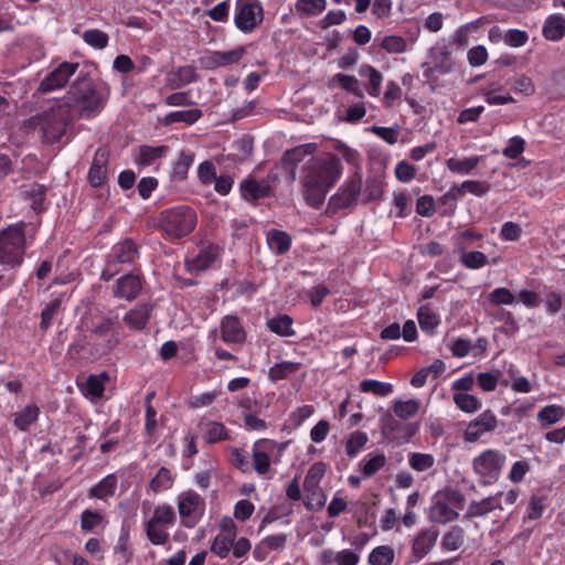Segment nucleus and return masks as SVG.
<instances>
[{
	"label": "nucleus",
	"instance_id": "nucleus-12",
	"mask_svg": "<svg viewBox=\"0 0 565 565\" xmlns=\"http://www.w3.org/2000/svg\"><path fill=\"white\" fill-rule=\"evenodd\" d=\"M143 279L140 275L128 273L120 276L111 288V295L116 299L132 302L141 294Z\"/></svg>",
	"mask_w": 565,
	"mask_h": 565
},
{
	"label": "nucleus",
	"instance_id": "nucleus-23",
	"mask_svg": "<svg viewBox=\"0 0 565 565\" xmlns=\"http://www.w3.org/2000/svg\"><path fill=\"white\" fill-rule=\"evenodd\" d=\"M218 257V247L210 244L202 249L199 254L190 260L185 262L186 269L189 271H203L211 267V265Z\"/></svg>",
	"mask_w": 565,
	"mask_h": 565
},
{
	"label": "nucleus",
	"instance_id": "nucleus-1",
	"mask_svg": "<svg viewBox=\"0 0 565 565\" xmlns=\"http://www.w3.org/2000/svg\"><path fill=\"white\" fill-rule=\"evenodd\" d=\"M339 158L329 153L309 159L302 167L300 184L305 202L312 209H320L330 189L342 175Z\"/></svg>",
	"mask_w": 565,
	"mask_h": 565
},
{
	"label": "nucleus",
	"instance_id": "nucleus-4",
	"mask_svg": "<svg viewBox=\"0 0 565 565\" xmlns=\"http://www.w3.org/2000/svg\"><path fill=\"white\" fill-rule=\"evenodd\" d=\"M31 120L40 128L43 142L52 145L62 140L72 116L68 107L60 103Z\"/></svg>",
	"mask_w": 565,
	"mask_h": 565
},
{
	"label": "nucleus",
	"instance_id": "nucleus-24",
	"mask_svg": "<svg viewBox=\"0 0 565 565\" xmlns=\"http://www.w3.org/2000/svg\"><path fill=\"white\" fill-rule=\"evenodd\" d=\"M224 529L226 533L217 534L211 544V551L220 558H226L228 556L236 536L235 525L232 521H230V525Z\"/></svg>",
	"mask_w": 565,
	"mask_h": 565
},
{
	"label": "nucleus",
	"instance_id": "nucleus-52",
	"mask_svg": "<svg viewBox=\"0 0 565 565\" xmlns=\"http://www.w3.org/2000/svg\"><path fill=\"white\" fill-rule=\"evenodd\" d=\"M25 194L31 200V206L35 212L44 210V200L46 194V186L43 184L34 183L25 191Z\"/></svg>",
	"mask_w": 565,
	"mask_h": 565
},
{
	"label": "nucleus",
	"instance_id": "nucleus-15",
	"mask_svg": "<svg viewBox=\"0 0 565 565\" xmlns=\"http://www.w3.org/2000/svg\"><path fill=\"white\" fill-rule=\"evenodd\" d=\"M247 52V45L237 46L227 52L212 51L201 58L202 65L207 70L225 67L238 63Z\"/></svg>",
	"mask_w": 565,
	"mask_h": 565
},
{
	"label": "nucleus",
	"instance_id": "nucleus-43",
	"mask_svg": "<svg viewBox=\"0 0 565 565\" xmlns=\"http://www.w3.org/2000/svg\"><path fill=\"white\" fill-rule=\"evenodd\" d=\"M369 443V436L365 431H353L345 443V454L350 458H355Z\"/></svg>",
	"mask_w": 565,
	"mask_h": 565
},
{
	"label": "nucleus",
	"instance_id": "nucleus-41",
	"mask_svg": "<svg viewBox=\"0 0 565 565\" xmlns=\"http://www.w3.org/2000/svg\"><path fill=\"white\" fill-rule=\"evenodd\" d=\"M202 117V111L199 108H192L188 110H175L169 113L166 118V125H171L175 122H184L186 125H192L198 121Z\"/></svg>",
	"mask_w": 565,
	"mask_h": 565
},
{
	"label": "nucleus",
	"instance_id": "nucleus-44",
	"mask_svg": "<svg viewBox=\"0 0 565 565\" xmlns=\"http://www.w3.org/2000/svg\"><path fill=\"white\" fill-rule=\"evenodd\" d=\"M478 157H469L462 159L449 158L446 162L448 170L457 174H468L478 166Z\"/></svg>",
	"mask_w": 565,
	"mask_h": 565
},
{
	"label": "nucleus",
	"instance_id": "nucleus-19",
	"mask_svg": "<svg viewBox=\"0 0 565 565\" xmlns=\"http://www.w3.org/2000/svg\"><path fill=\"white\" fill-rule=\"evenodd\" d=\"M118 329L119 322L117 317H105L93 327L92 333L102 338L105 341L106 348L110 350L118 343Z\"/></svg>",
	"mask_w": 565,
	"mask_h": 565
},
{
	"label": "nucleus",
	"instance_id": "nucleus-55",
	"mask_svg": "<svg viewBox=\"0 0 565 565\" xmlns=\"http://www.w3.org/2000/svg\"><path fill=\"white\" fill-rule=\"evenodd\" d=\"M382 182L376 179L367 180L364 190L361 192L363 203L379 201L382 198Z\"/></svg>",
	"mask_w": 565,
	"mask_h": 565
},
{
	"label": "nucleus",
	"instance_id": "nucleus-28",
	"mask_svg": "<svg viewBox=\"0 0 565 565\" xmlns=\"http://www.w3.org/2000/svg\"><path fill=\"white\" fill-rule=\"evenodd\" d=\"M488 22L487 17H481L475 21L468 22L457 29L454 35V43L458 47H466L469 44L470 35L478 32L483 24Z\"/></svg>",
	"mask_w": 565,
	"mask_h": 565
},
{
	"label": "nucleus",
	"instance_id": "nucleus-57",
	"mask_svg": "<svg viewBox=\"0 0 565 565\" xmlns=\"http://www.w3.org/2000/svg\"><path fill=\"white\" fill-rule=\"evenodd\" d=\"M370 131L375 136L387 142L388 145H395L398 140L399 128L398 126L394 127H382V126H372Z\"/></svg>",
	"mask_w": 565,
	"mask_h": 565
},
{
	"label": "nucleus",
	"instance_id": "nucleus-34",
	"mask_svg": "<svg viewBox=\"0 0 565 565\" xmlns=\"http://www.w3.org/2000/svg\"><path fill=\"white\" fill-rule=\"evenodd\" d=\"M301 367V363L292 361H282L274 364L268 370V379L270 382L286 380L296 374Z\"/></svg>",
	"mask_w": 565,
	"mask_h": 565
},
{
	"label": "nucleus",
	"instance_id": "nucleus-35",
	"mask_svg": "<svg viewBox=\"0 0 565 565\" xmlns=\"http://www.w3.org/2000/svg\"><path fill=\"white\" fill-rule=\"evenodd\" d=\"M316 150H317V145L313 142L299 145L295 148H291V149L285 151V153L282 156V162L286 166L296 167L306 157L316 152Z\"/></svg>",
	"mask_w": 565,
	"mask_h": 565
},
{
	"label": "nucleus",
	"instance_id": "nucleus-59",
	"mask_svg": "<svg viewBox=\"0 0 565 565\" xmlns=\"http://www.w3.org/2000/svg\"><path fill=\"white\" fill-rule=\"evenodd\" d=\"M503 322L502 326L497 327V330L504 332L505 334H512L518 330V324L513 316L504 309L497 308V322Z\"/></svg>",
	"mask_w": 565,
	"mask_h": 565
},
{
	"label": "nucleus",
	"instance_id": "nucleus-61",
	"mask_svg": "<svg viewBox=\"0 0 565 565\" xmlns=\"http://www.w3.org/2000/svg\"><path fill=\"white\" fill-rule=\"evenodd\" d=\"M486 255L478 250L465 252L461 254V263L470 269L481 268L486 264Z\"/></svg>",
	"mask_w": 565,
	"mask_h": 565
},
{
	"label": "nucleus",
	"instance_id": "nucleus-20",
	"mask_svg": "<svg viewBox=\"0 0 565 565\" xmlns=\"http://www.w3.org/2000/svg\"><path fill=\"white\" fill-rule=\"evenodd\" d=\"M153 311V305L149 302H141L130 309L124 316V322L134 331H141L148 324L151 313Z\"/></svg>",
	"mask_w": 565,
	"mask_h": 565
},
{
	"label": "nucleus",
	"instance_id": "nucleus-39",
	"mask_svg": "<svg viewBox=\"0 0 565 565\" xmlns=\"http://www.w3.org/2000/svg\"><path fill=\"white\" fill-rule=\"evenodd\" d=\"M194 161V154L191 151L182 150L173 164L171 177L174 181H182L186 178L190 167Z\"/></svg>",
	"mask_w": 565,
	"mask_h": 565
},
{
	"label": "nucleus",
	"instance_id": "nucleus-33",
	"mask_svg": "<svg viewBox=\"0 0 565 565\" xmlns=\"http://www.w3.org/2000/svg\"><path fill=\"white\" fill-rule=\"evenodd\" d=\"M473 467L481 475L484 483H491L494 471V451L491 449L483 451L475 459Z\"/></svg>",
	"mask_w": 565,
	"mask_h": 565
},
{
	"label": "nucleus",
	"instance_id": "nucleus-18",
	"mask_svg": "<svg viewBox=\"0 0 565 565\" xmlns=\"http://www.w3.org/2000/svg\"><path fill=\"white\" fill-rule=\"evenodd\" d=\"M277 447V443L270 439H259L253 445V466L258 475H266L270 467V454Z\"/></svg>",
	"mask_w": 565,
	"mask_h": 565
},
{
	"label": "nucleus",
	"instance_id": "nucleus-40",
	"mask_svg": "<svg viewBox=\"0 0 565 565\" xmlns=\"http://www.w3.org/2000/svg\"><path fill=\"white\" fill-rule=\"evenodd\" d=\"M395 559V551L390 545L374 547L367 557L370 565H392Z\"/></svg>",
	"mask_w": 565,
	"mask_h": 565
},
{
	"label": "nucleus",
	"instance_id": "nucleus-8",
	"mask_svg": "<svg viewBox=\"0 0 565 565\" xmlns=\"http://www.w3.org/2000/svg\"><path fill=\"white\" fill-rule=\"evenodd\" d=\"M362 174L355 172L349 177L343 184L332 194L328 202L327 213L337 214L341 210H345L356 205L362 192Z\"/></svg>",
	"mask_w": 565,
	"mask_h": 565
},
{
	"label": "nucleus",
	"instance_id": "nucleus-56",
	"mask_svg": "<svg viewBox=\"0 0 565 565\" xmlns=\"http://www.w3.org/2000/svg\"><path fill=\"white\" fill-rule=\"evenodd\" d=\"M103 522V515L89 509H86L81 514V527L84 532H92L95 527L99 526Z\"/></svg>",
	"mask_w": 565,
	"mask_h": 565
},
{
	"label": "nucleus",
	"instance_id": "nucleus-13",
	"mask_svg": "<svg viewBox=\"0 0 565 565\" xmlns=\"http://www.w3.org/2000/svg\"><path fill=\"white\" fill-rule=\"evenodd\" d=\"M439 532L434 527L420 530L411 541V557L404 565L419 562L436 545Z\"/></svg>",
	"mask_w": 565,
	"mask_h": 565
},
{
	"label": "nucleus",
	"instance_id": "nucleus-51",
	"mask_svg": "<svg viewBox=\"0 0 565 565\" xmlns=\"http://www.w3.org/2000/svg\"><path fill=\"white\" fill-rule=\"evenodd\" d=\"M408 465L418 472L429 470L435 465V458L430 454L411 452L408 456Z\"/></svg>",
	"mask_w": 565,
	"mask_h": 565
},
{
	"label": "nucleus",
	"instance_id": "nucleus-36",
	"mask_svg": "<svg viewBox=\"0 0 565 565\" xmlns=\"http://www.w3.org/2000/svg\"><path fill=\"white\" fill-rule=\"evenodd\" d=\"M167 152V146H140L136 162L139 166L148 167L154 163L157 159L164 157Z\"/></svg>",
	"mask_w": 565,
	"mask_h": 565
},
{
	"label": "nucleus",
	"instance_id": "nucleus-22",
	"mask_svg": "<svg viewBox=\"0 0 565 565\" xmlns=\"http://www.w3.org/2000/svg\"><path fill=\"white\" fill-rule=\"evenodd\" d=\"M494 428V415L490 409L483 412L478 418L471 422L466 430L468 441L479 440L483 434Z\"/></svg>",
	"mask_w": 565,
	"mask_h": 565
},
{
	"label": "nucleus",
	"instance_id": "nucleus-37",
	"mask_svg": "<svg viewBox=\"0 0 565 565\" xmlns=\"http://www.w3.org/2000/svg\"><path fill=\"white\" fill-rule=\"evenodd\" d=\"M117 489V478L115 475L110 473L103 478L97 484H95L90 491L89 497L96 498L99 500H106L109 497H113Z\"/></svg>",
	"mask_w": 565,
	"mask_h": 565
},
{
	"label": "nucleus",
	"instance_id": "nucleus-26",
	"mask_svg": "<svg viewBox=\"0 0 565 565\" xmlns=\"http://www.w3.org/2000/svg\"><path fill=\"white\" fill-rule=\"evenodd\" d=\"M542 33L548 41H559L565 35V18L562 14H551L546 18Z\"/></svg>",
	"mask_w": 565,
	"mask_h": 565
},
{
	"label": "nucleus",
	"instance_id": "nucleus-63",
	"mask_svg": "<svg viewBox=\"0 0 565 565\" xmlns=\"http://www.w3.org/2000/svg\"><path fill=\"white\" fill-rule=\"evenodd\" d=\"M525 141L523 138L515 136L509 139L508 146L502 153L509 159H518L524 151Z\"/></svg>",
	"mask_w": 565,
	"mask_h": 565
},
{
	"label": "nucleus",
	"instance_id": "nucleus-42",
	"mask_svg": "<svg viewBox=\"0 0 565 565\" xmlns=\"http://www.w3.org/2000/svg\"><path fill=\"white\" fill-rule=\"evenodd\" d=\"M360 391L362 393H370L375 396L385 397L393 392V385L387 382L366 379L360 383Z\"/></svg>",
	"mask_w": 565,
	"mask_h": 565
},
{
	"label": "nucleus",
	"instance_id": "nucleus-21",
	"mask_svg": "<svg viewBox=\"0 0 565 565\" xmlns=\"http://www.w3.org/2000/svg\"><path fill=\"white\" fill-rule=\"evenodd\" d=\"M270 185L266 180L258 181L255 178H247L239 183L241 196L245 201H257L270 194Z\"/></svg>",
	"mask_w": 565,
	"mask_h": 565
},
{
	"label": "nucleus",
	"instance_id": "nucleus-46",
	"mask_svg": "<svg viewBox=\"0 0 565 565\" xmlns=\"http://www.w3.org/2000/svg\"><path fill=\"white\" fill-rule=\"evenodd\" d=\"M83 41L93 49L103 50L108 46L109 36L98 29H88L82 34Z\"/></svg>",
	"mask_w": 565,
	"mask_h": 565
},
{
	"label": "nucleus",
	"instance_id": "nucleus-6",
	"mask_svg": "<svg viewBox=\"0 0 565 565\" xmlns=\"http://www.w3.org/2000/svg\"><path fill=\"white\" fill-rule=\"evenodd\" d=\"M174 509L167 503L154 507L151 516L145 521V533L153 545H164L169 541V529L175 523Z\"/></svg>",
	"mask_w": 565,
	"mask_h": 565
},
{
	"label": "nucleus",
	"instance_id": "nucleus-14",
	"mask_svg": "<svg viewBox=\"0 0 565 565\" xmlns=\"http://www.w3.org/2000/svg\"><path fill=\"white\" fill-rule=\"evenodd\" d=\"M220 335L227 345H243L247 333L242 321L234 315H226L220 321Z\"/></svg>",
	"mask_w": 565,
	"mask_h": 565
},
{
	"label": "nucleus",
	"instance_id": "nucleus-38",
	"mask_svg": "<svg viewBox=\"0 0 565 565\" xmlns=\"http://www.w3.org/2000/svg\"><path fill=\"white\" fill-rule=\"evenodd\" d=\"M294 320L288 315H278L267 321V328L280 335V337H292L295 331L292 329Z\"/></svg>",
	"mask_w": 565,
	"mask_h": 565
},
{
	"label": "nucleus",
	"instance_id": "nucleus-31",
	"mask_svg": "<svg viewBox=\"0 0 565 565\" xmlns=\"http://www.w3.org/2000/svg\"><path fill=\"white\" fill-rule=\"evenodd\" d=\"M200 427L203 429V437L209 444L230 439L228 430L220 422H201Z\"/></svg>",
	"mask_w": 565,
	"mask_h": 565
},
{
	"label": "nucleus",
	"instance_id": "nucleus-45",
	"mask_svg": "<svg viewBox=\"0 0 565 565\" xmlns=\"http://www.w3.org/2000/svg\"><path fill=\"white\" fill-rule=\"evenodd\" d=\"M417 318L420 329L427 333H431L439 324L438 316L429 308L428 305L419 307Z\"/></svg>",
	"mask_w": 565,
	"mask_h": 565
},
{
	"label": "nucleus",
	"instance_id": "nucleus-27",
	"mask_svg": "<svg viewBox=\"0 0 565 565\" xmlns=\"http://www.w3.org/2000/svg\"><path fill=\"white\" fill-rule=\"evenodd\" d=\"M40 413V407L35 404L26 405L21 411L14 413L13 424L20 431H28L39 419Z\"/></svg>",
	"mask_w": 565,
	"mask_h": 565
},
{
	"label": "nucleus",
	"instance_id": "nucleus-49",
	"mask_svg": "<svg viewBox=\"0 0 565 565\" xmlns=\"http://www.w3.org/2000/svg\"><path fill=\"white\" fill-rule=\"evenodd\" d=\"M463 543V531L459 526H452L441 539L440 546L444 551H457Z\"/></svg>",
	"mask_w": 565,
	"mask_h": 565
},
{
	"label": "nucleus",
	"instance_id": "nucleus-2",
	"mask_svg": "<svg viewBox=\"0 0 565 565\" xmlns=\"http://www.w3.org/2000/svg\"><path fill=\"white\" fill-rule=\"evenodd\" d=\"M106 99L93 82L85 76H77L67 93V102L64 103L68 109H76L81 116L99 113L105 106Z\"/></svg>",
	"mask_w": 565,
	"mask_h": 565
},
{
	"label": "nucleus",
	"instance_id": "nucleus-29",
	"mask_svg": "<svg viewBox=\"0 0 565 565\" xmlns=\"http://www.w3.org/2000/svg\"><path fill=\"white\" fill-rule=\"evenodd\" d=\"M267 244L276 255L286 254L291 246V237L284 231L270 230L266 235Z\"/></svg>",
	"mask_w": 565,
	"mask_h": 565
},
{
	"label": "nucleus",
	"instance_id": "nucleus-17",
	"mask_svg": "<svg viewBox=\"0 0 565 565\" xmlns=\"http://www.w3.org/2000/svg\"><path fill=\"white\" fill-rule=\"evenodd\" d=\"M109 151L106 148H98L93 158L92 166L88 171V182L92 186H102L108 177Z\"/></svg>",
	"mask_w": 565,
	"mask_h": 565
},
{
	"label": "nucleus",
	"instance_id": "nucleus-50",
	"mask_svg": "<svg viewBox=\"0 0 565 565\" xmlns=\"http://www.w3.org/2000/svg\"><path fill=\"white\" fill-rule=\"evenodd\" d=\"M173 478L171 471L167 467H161L150 481V488L158 493L172 487Z\"/></svg>",
	"mask_w": 565,
	"mask_h": 565
},
{
	"label": "nucleus",
	"instance_id": "nucleus-5",
	"mask_svg": "<svg viewBox=\"0 0 565 565\" xmlns=\"http://www.w3.org/2000/svg\"><path fill=\"white\" fill-rule=\"evenodd\" d=\"M25 225L17 223L0 232V264L10 268L19 267L26 248Z\"/></svg>",
	"mask_w": 565,
	"mask_h": 565
},
{
	"label": "nucleus",
	"instance_id": "nucleus-32",
	"mask_svg": "<svg viewBox=\"0 0 565 565\" xmlns=\"http://www.w3.org/2000/svg\"><path fill=\"white\" fill-rule=\"evenodd\" d=\"M326 473V465L321 461L315 462L305 477L303 489L307 493L316 495L320 492L319 483Z\"/></svg>",
	"mask_w": 565,
	"mask_h": 565
},
{
	"label": "nucleus",
	"instance_id": "nucleus-60",
	"mask_svg": "<svg viewBox=\"0 0 565 565\" xmlns=\"http://www.w3.org/2000/svg\"><path fill=\"white\" fill-rule=\"evenodd\" d=\"M365 74L369 76L370 84L367 93L373 97H377L381 94V86L383 82L382 74L373 66H367Z\"/></svg>",
	"mask_w": 565,
	"mask_h": 565
},
{
	"label": "nucleus",
	"instance_id": "nucleus-16",
	"mask_svg": "<svg viewBox=\"0 0 565 565\" xmlns=\"http://www.w3.org/2000/svg\"><path fill=\"white\" fill-rule=\"evenodd\" d=\"M452 500L456 503L455 507L446 501H435L429 511V519L433 522L440 524H446L456 520L459 515V510L462 509L463 498L458 493H454Z\"/></svg>",
	"mask_w": 565,
	"mask_h": 565
},
{
	"label": "nucleus",
	"instance_id": "nucleus-58",
	"mask_svg": "<svg viewBox=\"0 0 565 565\" xmlns=\"http://www.w3.org/2000/svg\"><path fill=\"white\" fill-rule=\"evenodd\" d=\"M454 401L457 407L466 413H473L479 408V402L477 397L467 393L455 394Z\"/></svg>",
	"mask_w": 565,
	"mask_h": 565
},
{
	"label": "nucleus",
	"instance_id": "nucleus-53",
	"mask_svg": "<svg viewBox=\"0 0 565 565\" xmlns=\"http://www.w3.org/2000/svg\"><path fill=\"white\" fill-rule=\"evenodd\" d=\"M381 47L390 54H399L407 51V41L399 35L384 36Z\"/></svg>",
	"mask_w": 565,
	"mask_h": 565
},
{
	"label": "nucleus",
	"instance_id": "nucleus-11",
	"mask_svg": "<svg viewBox=\"0 0 565 565\" xmlns=\"http://www.w3.org/2000/svg\"><path fill=\"white\" fill-rule=\"evenodd\" d=\"M78 67V63L62 62L41 81L39 92L50 93L63 88Z\"/></svg>",
	"mask_w": 565,
	"mask_h": 565
},
{
	"label": "nucleus",
	"instance_id": "nucleus-9",
	"mask_svg": "<svg viewBox=\"0 0 565 565\" xmlns=\"http://www.w3.org/2000/svg\"><path fill=\"white\" fill-rule=\"evenodd\" d=\"M178 513L181 525L186 529L195 527L205 513V500L194 490H186L178 494Z\"/></svg>",
	"mask_w": 565,
	"mask_h": 565
},
{
	"label": "nucleus",
	"instance_id": "nucleus-48",
	"mask_svg": "<svg viewBox=\"0 0 565 565\" xmlns=\"http://www.w3.org/2000/svg\"><path fill=\"white\" fill-rule=\"evenodd\" d=\"M565 416V408L561 405L552 404L543 407L539 414L537 419L543 425H553L559 422Z\"/></svg>",
	"mask_w": 565,
	"mask_h": 565
},
{
	"label": "nucleus",
	"instance_id": "nucleus-7",
	"mask_svg": "<svg viewBox=\"0 0 565 565\" xmlns=\"http://www.w3.org/2000/svg\"><path fill=\"white\" fill-rule=\"evenodd\" d=\"M139 258V249L131 238L116 243L106 256L105 266L100 273L103 281L111 280L122 270V265H134Z\"/></svg>",
	"mask_w": 565,
	"mask_h": 565
},
{
	"label": "nucleus",
	"instance_id": "nucleus-64",
	"mask_svg": "<svg viewBox=\"0 0 565 565\" xmlns=\"http://www.w3.org/2000/svg\"><path fill=\"white\" fill-rule=\"evenodd\" d=\"M228 13L230 0H224L205 12V14L215 22H226L228 19Z\"/></svg>",
	"mask_w": 565,
	"mask_h": 565
},
{
	"label": "nucleus",
	"instance_id": "nucleus-54",
	"mask_svg": "<svg viewBox=\"0 0 565 565\" xmlns=\"http://www.w3.org/2000/svg\"><path fill=\"white\" fill-rule=\"evenodd\" d=\"M326 0H298L296 9L298 12L310 17L317 15L326 9Z\"/></svg>",
	"mask_w": 565,
	"mask_h": 565
},
{
	"label": "nucleus",
	"instance_id": "nucleus-25",
	"mask_svg": "<svg viewBox=\"0 0 565 565\" xmlns=\"http://www.w3.org/2000/svg\"><path fill=\"white\" fill-rule=\"evenodd\" d=\"M387 463V458L383 452H370L359 462L358 469L363 478H371L382 470Z\"/></svg>",
	"mask_w": 565,
	"mask_h": 565
},
{
	"label": "nucleus",
	"instance_id": "nucleus-3",
	"mask_svg": "<svg viewBox=\"0 0 565 565\" xmlns=\"http://www.w3.org/2000/svg\"><path fill=\"white\" fill-rule=\"evenodd\" d=\"M196 223V212L188 205L169 207L158 215V226L170 239L188 236L194 231Z\"/></svg>",
	"mask_w": 565,
	"mask_h": 565
},
{
	"label": "nucleus",
	"instance_id": "nucleus-62",
	"mask_svg": "<svg viewBox=\"0 0 565 565\" xmlns=\"http://www.w3.org/2000/svg\"><path fill=\"white\" fill-rule=\"evenodd\" d=\"M502 40L510 46L520 47L527 42L529 34L526 31L510 29L502 36Z\"/></svg>",
	"mask_w": 565,
	"mask_h": 565
},
{
	"label": "nucleus",
	"instance_id": "nucleus-47",
	"mask_svg": "<svg viewBox=\"0 0 565 565\" xmlns=\"http://www.w3.org/2000/svg\"><path fill=\"white\" fill-rule=\"evenodd\" d=\"M420 407V402L416 398L407 401H396L393 411L401 419H408L415 416Z\"/></svg>",
	"mask_w": 565,
	"mask_h": 565
},
{
	"label": "nucleus",
	"instance_id": "nucleus-10",
	"mask_svg": "<svg viewBox=\"0 0 565 565\" xmlns=\"http://www.w3.org/2000/svg\"><path fill=\"white\" fill-rule=\"evenodd\" d=\"M264 20V9L258 0H236L234 24L243 33H252Z\"/></svg>",
	"mask_w": 565,
	"mask_h": 565
},
{
	"label": "nucleus",
	"instance_id": "nucleus-30",
	"mask_svg": "<svg viewBox=\"0 0 565 565\" xmlns=\"http://www.w3.org/2000/svg\"><path fill=\"white\" fill-rule=\"evenodd\" d=\"M548 504L550 501L547 495L540 493L532 494L529 500L526 511L523 515V523H526L529 521H535L542 518Z\"/></svg>",
	"mask_w": 565,
	"mask_h": 565
}]
</instances>
